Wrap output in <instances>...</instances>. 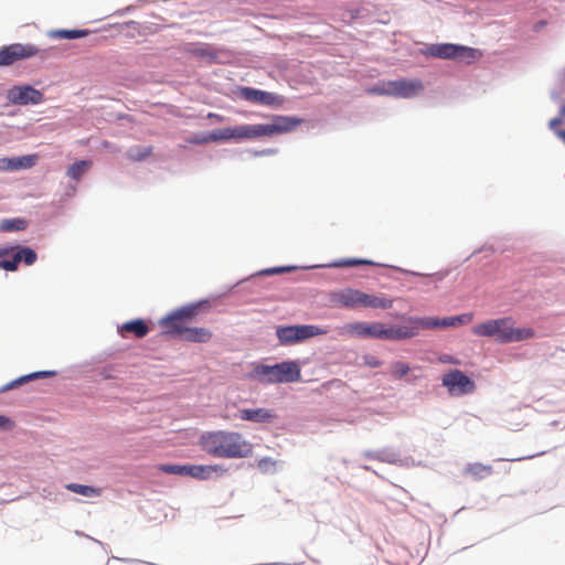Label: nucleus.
<instances>
[{
  "label": "nucleus",
  "mask_w": 565,
  "mask_h": 565,
  "mask_svg": "<svg viewBox=\"0 0 565 565\" xmlns=\"http://www.w3.org/2000/svg\"><path fill=\"white\" fill-rule=\"evenodd\" d=\"M65 488L74 493L84 495V497H98L102 493L100 488L85 486L79 483H67Z\"/></svg>",
  "instance_id": "27"
},
{
  "label": "nucleus",
  "mask_w": 565,
  "mask_h": 565,
  "mask_svg": "<svg viewBox=\"0 0 565 565\" xmlns=\"http://www.w3.org/2000/svg\"><path fill=\"white\" fill-rule=\"evenodd\" d=\"M472 313H463L455 317H446L443 319L426 317L419 318L422 330H430L437 328H449L459 324H468L472 321Z\"/></svg>",
  "instance_id": "14"
},
{
  "label": "nucleus",
  "mask_w": 565,
  "mask_h": 565,
  "mask_svg": "<svg viewBox=\"0 0 565 565\" xmlns=\"http://www.w3.org/2000/svg\"><path fill=\"white\" fill-rule=\"evenodd\" d=\"M12 422L10 418L0 415V428H12Z\"/></svg>",
  "instance_id": "39"
},
{
  "label": "nucleus",
  "mask_w": 565,
  "mask_h": 565,
  "mask_svg": "<svg viewBox=\"0 0 565 565\" xmlns=\"http://www.w3.org/2000/svg\"><path fill=\"white\" fill-rule=\"evenodd\" d=\"M26 225H28V222L24 218L3 220L0 223V231H2V232L23 231L26 228Z\"/></svg>",
  "instance_id": "29"
},
{
  "label": "nucleus",
  "mask_w": 565,
  "mask_h": 565,
  "mask_svg": "<svg viewBox=\"0 0 565 565\" xmlns=\"http://www.w3.org/2000/svg\"><path fill=\"white\" fill-rule=\"evenodd\" d=\"M374 95H387L391 96V82L384 83L383 85H376L367 90Z\"/></svg>",
  "instance_id": "35"
},
{
  "label": "nucleus",
  "mask_w": 565,
  "mask_h": 565,
  "mask_svg": "<svg viewBox=\"0 0 565 565\" xmlns=\"http://www.w3.org/2000/svg\"><path fill=\"white\" fill-rule=\"evenodd\" d=\"M11 254L12 258L3 265V269L9 271L17 270L20 263H24L30 266L38 259L36 253L30 247H14V250Z\"/></svg>",
  "instance_id": "18"
},
{
  "label": "nucleus",
  "mask_w": 565,
  "mask_h": 565,
  "mask_svg": "<svg viewBox=\"0 0 565 565\" xmlns=\"http://www.w3.org/2000/svg\"><path fill=\"white\" fill-rule=\"evenodd\" d=\"M253 377L266 384L294 383L301 380V369L296 361H285L275 365H256Z\"/></svg>",
  "instance_id": "4"
},
{
  "label": "nucleus",
  "mask_w": 565,
  "mask_h": 565,
  "mask_svg": "<svg viewBox=\"0 0 565 565\" xmlns=\"http://www.w3.org/2000/svg\"><path fill=\"white\" fill-rule=\"evenodd\" d=\"M194 54L199 56H210V50L207 47H199L194 50Z\"/></svg>",
  "instance_id": "40"
},
{
  "label": "nucleus",
  "mask_w": 565,
  "mask_h": 565,
  "mask_svg": "<svg viewBox=\"0 0 565 565\" xmlns=\"http://www.w3.org/2000/svg\"><path fill=\"white\" fill-rule=\"evenodd\" d=\"M292 267H274L262 271L263 275H276L285 271H290Z\"/></svg>",
  "instance_id": "37"
},
{
  "label": "nucleus",
  "mask_w": 565,
  "mask_h": 565,
  "mask_svg": "<svg viewBox=\"0 0 565 565\" xmlns=\"http://www.w3.org/2000/svg\"><path fill=\"white\" fill-rule=\"evenodd\" d=\"M562 119L561 118H553L551 119L550 121V127L552 129H554L555 127H557L559 124H561Z\"/></svg>",
  "instance_id": "42"
},
{
  "label": "nucleus",
  "mask_w": 565,
  "mask_h": 565,
  "mask_svg": "<svg viewBox=\"0 0 565 565\" xmlns=\"http://www.w3.org/2000/svg\"><path fill=\"white\" fill-rule=\"evenodd\" d=\"M207 118L210 119H213V120H216L218 122L223 121L224 120V117L218 115V114H215V113H209L207 114Z\"/></svg>",
  "instance_id": "41"
},
{
  "label": "nucleus",
  "mask_w": 565,
  "mask_h": 565,
  "mask_svg": "<svg viewBox=\"0 0 565 565\" xmlns=\"http://www.w3.org/2000/svg\"><path fill=\"white\" fill-rule=\"evenodd\" d=\"M119 333L121 337L126 338L128 334H134L136 338L141 339L145 338L149 332V327L141 319H135L125 322L119 327Z\"/></svg>",
  "instance_id": "20"
},
{
  "label": "nucleus",
  "mask_w": 565,
  "mask_h": 565,
  "mask_svg": "<svg viewBox=\"0 0 565 565\" xmlns=\"http://www.w3.org/2000/svg\"><path fill=\"white\" fill-rule=\"evenodd\" d=\"M238 417L245 422H252L255 424H268L273 423L278 418L277 413L269 408H242L239 409Z\"/></svg>",
  "instance_id": "17"
},
{
  "label": "nucleus",
  "mask_w": 565,
  "mask_h": 565,
  "mask_svg": "<svg viewBox=\"0 0 565 565\" xmlns=\"http://www.w3.org/2000/svg\"><path fill=\"white\" fill-rule=\"evenodd\" d=\"M427 54L446 60L460 58L468 63L481 56L480 51L477 49L450 43L433 44L427 49Z\"/></svg>",
  "instance_id": "6"
},
{
  "label": "nucleus",
  "mask_w": 565,
  "mask_h": 565,
  "mask_svg": "<svg viewBox=\"0 0 565 565\" xmlns=\"http://www.w3.org/2000/svg\"><path fill=\"white\" fill-rule=\"evenodd\" d=\"M230 139H253L252 125L228 127L212 131L207 136L195 137L190 140L192 143H207Z\"/></svg>",
  "instance_id": "11"
},
{
  "label": "nucleus",
  "mask_w": 565,
  "mask_h": 565,
  "mask_svg": "<svg viewBox=\"0 0 565 565\" xmlns=\"http://www.w3.org/2000/svg\"><path fill=\"white\" fill-rule=\"evenodd\" d=\"M92 161L79 160L68 167L66 174L71 179L78 181L89 170Z\"/></svg>",
  "instance_id": "26"
},
{
  "label": "nucleus",
  "mask_w": 565,
  "mask_h": 565,
  "mask_svg": "<svg viewBox=\"0 0 565 565\" xmlns=\"http://www.w3.org/2000/svg\"><path fill=\"white\" fill-rule=\"evenodd\" d=\"M367 322H351L342 328V333L351 337L366 338Z\"/></svg>",
  "instance_id": "28"
},
{
  "label": "nucleus",
  "mask_w": 565,
  "mask_h": 565,
  "mask_svg": "<svg viewBox=\"0 0 565 565\" xmlns=\"http://www.w3.org/2000/svg\"><path fill=\"white\" fill-rule=\"evenodd\" d=\"M38 161V154H26L15 158H1L0 159V171H14L21 169H29L35 166Z\"/></svg>",
  "instance_id": "19"
},
{
  "label": "nucleus",
  "mask_w": 565,
  "mask_h": 565,
  "mask_svg": "<svg viewBox=\"0 0 565 565\" xmlns=\"http://www.w3.org/2000/svg\"><path fill=\"white\" fill-rule=\"evenodd\" d=\"M405 324L386 327L382 324L381 340L398 341L414 338L419 334L420 321L419 318L407 317L404 318Z\"/></svg>",
  "instance_id": "12"
},
{
  "label": "nucleus",
  "mask_w": 565,
  "mask_h": 565,
  "mask_svg": "<svg viewBox=\"0 0 565 565\" xmlns=\"http://www.w3.org/2000/svg\"><path fill=\"white\" fill-rule=\"evenodd\" d=\"M373 365H374V366H379V365H380V363H376V361H373Z\"/></svg>",
  "instance_id": "43"
},
{
  "label": "nucleus",
  "mask_w": 565,
  "mask_h": 565,
  "mask_svg": "<svg viewBox=\"0 0 565 565\" xmlns=\"http://www.w3.org/2000/svg\"><path fill=\"white\" fill-rule=\"evenodd\" d=\"M409 365L402 361H396L391 365V374L395 379H402L409 372Z\"/></svg>",
  "instance_id": "32"
},
{
  "label": "nucleus",
  "mask_w": 565,
  "mask_h": 565,
  "mask_svg": "<svg viewBox=\"0 0 565 565\" xmlns=\"http://www.w3.org/2000/svg\"><path fill=\"white\" fill-rule=\"evenodd\" d=\"M212 338V332L205 328H191L188 327L185 330V334L182 340L189 342L204 343L210 341Z\"/></svg>",
  "instance_id": "23"
},
{
  "label": "nucleus",
  "mask_w": 565,
  "mask_h": 565,
  "mask_svg": "<svg viewBox=\"0 0 565 565\" xmlns=\"http://www.w3.org/2000/svg\"><path fill=\"white\" fill-rule=\"evenodd\" d=\"M202 449L217 458H243L250 452V444L236 431L216 430L201 436Z\"/></svg>",
  "instance_id": "1"
},
{
  "label": "nucleus",
  "mask_w": 565,
  "mask_h": 565,
  "mask_svg": "<svg viewBox=\"0 0 565 565\" xmlns=\"http://www.w3.org/2000/svg\"><path fill=\"white\" fill-rule=\"evenodd\" d=\"M382 324L381 322H367L366 338L381 340Z\"/></svg>",
  "instance_id": "34"
},
{
  "label": "nucleus",
  "mask_w": 565,
  "mask_h": 565,
  "mask_svg": "<svg viewBox=\"0 0 565 565\" xmlns=\"http://www.w3.org/2000/svg\"><path fill=\"white\" fill-rule=\"evenodd\" d=\"M55 371H39L33 372L23 376H20L19 379L8 383L2 391L13 390L22 384L29 383L30 381L38 380V379H44V377H52L55 376Z\"/></svg>",
  "instance_id": "22"
},
{
  "label": "nucleus",
  "mask_w": 565,
  "mask_h": 565,
  "mask_svg": "<svg viewBox=\"0 0 565 565\" xmlns=\"http://www.w3.org/2000/svg\"><path fill=\"white\" fill-rule=\"evenodd\" d=\"M199 308V305L184 306L162 318L160 320L162 333L169 337L183 339L185 330L188 329L186 322L198 315Z\"/></svg>",
  "instance_id": "5"
},
{
  "label": "nucleus",
  "mask_w": 565,
  "mask_h": 565,
  "mask_svg": "<svg viewBox=\"0 0 565 565\" xmlns=\"http://www.w3.org/2000/svg\"><path fill=\"white\" fill-rule=\"evenodd\" d=\"M477 337L492 338L499 343H512L529 340L535 337L533 328H515L510 317L491 319L472 327Z\"/></svg>",
  "instance_id": "2"
},
{
  "label": "nucleus",
  "mask_w": 565,
  "mask_h": 565,
  "mask_svg": "<svg viewBox=\"0 0 565 565\" xmlns=\"http://www.w3.org/2000/svg\"><path fill=\"white\" fill-rule=\"evenodd\" d=\"M373 365H374V366H379V365H380V363H376V361H373Z\"/></svg>",
  "instance_id": "44"
},
{
  "label": "nucleus",
  "mask_w": 565,
  "mask_h": 565,
  "mask_svg": "<svg viewBox=\"0 0 565 565\" xmlns=\"http://www.w3.org/2000/svg\"><path fill=\"white\" fill-rule=\"evenodd\" d=\"M301 124V119L288 116H275L271 124L252 125L253 138L274 136L294 130Z\"/></svg>",
  "instance_id": "9"
},
{
  "label": "nucleus",
  "mask_w": 565,
  "mask_h": 565,
  "mask_svg": "<svg viewBox=\"0 0 565 565\" xmlns=\"http://www.w3.org/2000/svg\"><path fill=\"white\" fill-rule=\"evenodd\" d=\"M224 469L218 465H188V471L186 476L199 479V480H205L209 479L213 472H223Z\"/></svg>",
  "instance_id": "21"
},
{
  "label": "nucleus",
  "mask_w": 565,
  "mask_h": 565,
  "mask_svg": "<svg viewBox=\"0 0 565 565\" xmlns=\"http://www.w3.org/2000/svg\"><path fill=\"white\" fill-rule=\"evenodd\" d=\"M41 50L33 44L13 43L0 49V66H10L17 62L32 58Z\"/></svg>",
  "instance_id": "10"
},
{
  "label": "nucleus",
  "mask_w": 565,
  "mask_h": 565,
  "mask_svg": "<svg viewBox=\"0 0 565 565\" xmlns=\"http://www.w3.org/2000/svg\"><path fill=\"white\" fill-rule=\"evenodd\" d=\"M88 34H89L88 30H64V29H57V30H52V31L49 32V36L51 39H67V40L85 38Z\"/></svg>",
  "instance_id": "25"
},
{
  "label": "nucleus",
  "mask_w": 565,
  "mask_h": 565,
  "mask_svg": "<svg viewBox=\"0 0 565 565\" xmlns=\"http://www.w3.org/2000/svg\"><path fill=\"white\" fill-rule=\"evenodd\" d=\"M239 97L254 104H260L266 106H280L282 98L274 93L252 88L241 87L238 90Z\"/></svg>",
  "instance_id": "15"
},
{
  "label": "nucleus",
  "mask_w": 565,
  "mask_h": 565,
  "mask_svg": "<svg viewBox=\"0 0 565 565\" xmlns=\"http://www.w3.org/2000/svg\"><path fill=\"white\" fill-rule=\"evenodd\" d=\"M158 470L170 475L186 476L188 465H160Z\"/></svg>",
  "instance_id": "31"
},
{
  "label": "nucleus",
  "mask_w": 565,
  "mask_h": 565,
  "mask_svg": "<svg viewBox=\"0 0 565 565\" xmlns=\"http://www.w3.org/2000/svg\"><path fill=\"white\" fill-rule=\"evenodd\" d=\"M152 152V148L151 147H145V148H141V147H136V148H132L129 150V158L135 160V161H141L143 159H146L147 157H149Z\"/></svg>",
  "instance_id": "33"
},
{
  "label": "nucleus",
  "mask_w": 565,
  "mask_h": 565,
  "mask_svg": "<svg viewBox=\"0 0 565 565\" xmlns=\"http://www.w3.org/2000/svg\"><path fill=\"white\" fill-rule=\"evenodd\" d=\"M438 361L443 364H456L458 365L460 362L458 359L454 358L449 354H443L438 358Z\"/></svg>",
  "instance_id": "38"
},
{
  "label": "nucleus",
  "mask_w": 565,
  "mask_h": 565,
  "mask_svg": "<svg viewBox=\"0 0 565 565\" xmlns=\"http://www.w3.org/2000/svg\"><path fill=\"white\" fill-rule=\"evenodd\" d=\"M329 300L334 307L347 309H390L393 307V299L373 294H366L354 288L334 290L330 294Z\"/></svg>",
  "instance_id": "3"
},
{
  "label": "nucleus",
  "mask_w": 565,
  "mask_h": 565,
  "mask_svg": "<svg viewBox=\"0 0 565 565\" xmlns=\"http://www.w3.org/2000/svg\"><path fill=\"white\" fill-rule=\"evenodd\" d=\"M493 469L489 465H483L480 462H475L468 465L465 472L469 476H471L475 480H481L487 478L492 473Z\"/></svg>",
  "instance_id": "24"
},
{
  "label": "nucleus",
  "mask_w": 565,
  "mask_h": 565,
  "mask_svg": "<svg viewBox=\"0 0 565 565\" xmlns=\"http://www.w3.org/2000/svg\"><path fill=\"white\" fill-rule=\"evenodd\" d=\"M441 383L451 396L469 395L477 388L475 381L457 369L445 373Z\"/></svg>",
  "instance_id": "8"
},
{
  "label": "nucleus",
  "mask_w": 565,
  "mask_h": 565,
  "mask_svg": "<svg viewBox=\"0 0 565 565\" xmlns=\"http://www.w3.org/2000/svg\"><path fill=\"white\" fill-rule=\"evenodd\" d=\"M14 250V247L0 248V268L3 269V265L9 262L6 257Z\"/></svg>",
  "instance_id": "36"
},
{
  "label": "nucleus",
  "mask_w": 565,
  "mask_h": 565,
  "mask_svg": "<svg viewBox=\"0 0 565 565\" xmlns=\"http://www.w3.org/2000/svg\"><path fill=\"white\" fill-rule=\"evenodd\" d=\"M374 263L367 259L360 258H349V259H339L335 260L331 267L341 268V267H355L360 265H373Z\"/></svg>",
  "instance_id": "30"
},
{
  "label": "nucleus",
  "mask_w": 565,
  "mask_h": 565,
  "mask_svg": "<svg viewBox=\"0 0 565 565\" xmlns=\"http://www.w3.org/2000/svg\"><path fill=\"white\" fill-rule=\"evenodd\" d=\"M326 333L327 330L313 324L278 327L276 330L279 342L285 345L295 344Z\"/></svg>",
  "instance_id": "7"
},
{
  "label": "nucleus",
  "mask_w": 565,
  "mask_h": 565,
  "mask_svg": "<svg viewBox=\"0 0 565 565\" xmlns=\"http://www.w3.org/2000/svg\"><path fill=\"white\" fill-rule=\"evenodd\" d=\"M391 82V96L401 98H413L424 89L420 79H397Z\"/></svg>",
  "instance_id": "16"
},
{
  "label": "nucleus",
  "mask_w": 565,
  "mask_h": 565,
  "mask_svg": "<svg viewBox=\"0 0 565 565\" xmlns=\"http://www.w3.org/2000/svg\"><path fill=\"white\" fill-rule=\"evenodd\" d=\"M8 98L12 104L15 105H28V104H40L43 102V94L29 86H13L8 92Z\"/></svg>",
  "instance_id": "13"
}]
</instances>
